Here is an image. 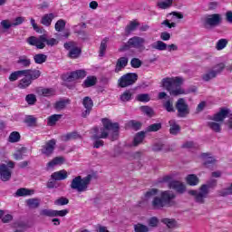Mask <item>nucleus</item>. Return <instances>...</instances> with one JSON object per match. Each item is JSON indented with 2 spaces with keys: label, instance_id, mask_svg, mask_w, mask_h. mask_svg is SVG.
<instances>
[{
  "label": "nucleus",
  "instance_id": "1",
  "mask_svg": "<svg viewBox=\"0 0 232 232\" xmlns=\"http://www.w3.org/2000/svg\"><path fill=\"white\" fill-rule=\"evenodd\" d=\"M103 127L93 129L94 135L92 139L95 140L93 143V148L99 149L104 146V140L101 139H109L111 140H117L119 139V130L121 129L118 122H112L111 120L108 118H103L102 120Z\"/></svg>",
  "mask_w": 232,
  "mask_h": 232
},
{
  "label": "nucleus",
  "instance_id": "2",
  "mask_svg": "<svg viewBox=\"0 0 232 232\" xmlns=\"http://www.w3.org/2000/svg\"><path fill=\"white\" fill-rule=\"evenodd\" d=\"M161 82L165 90H167V92H169V93L173 97H179V95L186 94V91L180 87L184 82V79L181 77H167L162 79Z\"/></svg>",
  "mask_w": 232,
  "mask_h": 232
},
{
  "label": "nucleus",
  "instance_id": "3",
  "mask_svg": "<svg viewBox=\"0 0 232 232\" xmlns=\"http://www.w3.org/2000/svg\"><path fill=\"white\" fill-rule=\"evenodd\" d=\"M175 198L177 195L170 190H164L160 193V197H155L151 202L154 209H162L163 208H171L175 206Z\"/></svg>",
  "mask_w": 232,
  "mask_h": 232
},
{
  "label": "nucleus",
  "instance_id": "4",
  "mask_svg": "<svg viewBox=\"0 0 232 232\" xmlns=\"http://www.w3.org/2000/svg\"><path fill=\"white\" fill-rule=\"evenodd\" d=\"M213 188H217V179H209L206 184L201 185L198 190H188V195L194 197L197 204H206L209 189H213Z\"/></svg>",
  "mask_w": 232,
  "mask_h": 232
},
{
  "label": "nucleus",
  "instance_id": "5",
  "mask_svg": "<svg viewBox=\"0 0 232 232\" xmlns=\"http://www.w3.org/2000/svg\"><path fill=\"white\" fill-rule=\"evenodd\" d=\"M92 179H93V175L92 174H89L84 178L77 176L74 179H72L70 188L71 189L78 191V193L88 191V186H90Z\"/></svg>",
  "mask_w": 232,
  "mask_h": 232
},
{
  "label": "nucleus",
  "instance_id": "6",
  "mask_svg": "<svg viewBox=\"0 0 232 232\" xmlns=\"http://www.w3.org/2000/svg\"><path fill=\"white\" fill-rule=\"evenodd\" d=\"M161 182H168L169 188L170 189H174V191H177V193H179V195L186 193V185L179 180H173V176H164Z\"/></svg>",
  "mask_w": 232,
  "mask_h": 232
},
{
  "label": "nucleus",
  "instance_id": "7",
  "mask_svg": "<svg viewBox=\"0 0 232 232\" xmlns=\"http://www.w3.org/2000/svg\"><path fill=\"white\" fill-rule=\"evenodd\" d=\"M15 168V162L9 161L6 164L0 165V179L3 182H8L12 179V169Z\"/></svg>",
  "mask_w": 232,
  "mask_h": 232
},
{
  "label": "nucleus",
  "instance_id": "8",
  "mask_svg": "<svg viewBox=\"0 0 232 232\" xmlns=\"http://www.w3.org/2000/svg\"><path fill=\"white\" fill-rule=\"evenodd\" d=\"M139 79V75L135 72H129L123 76H121L118 82L120 88H128V86H131L137 82Z\"/></svg>",
  "mask_w": 232,
  "mask_h": 232
},
{
  "label": "nucleus",
  "instance_id": "9",
  "mask_svg": "<svg viewBox=\"0 0 232 232\" xmlns=\"http://www.w3.org/2000/svg\"><path fill=\"white\" fill-rule=\"evenodd\" d=\"M176 110L178 111L177 117L179 119H186L189 114V105L186 103V100L184 98H179L176 102Z\"/></svg>",
  "mask_w": 232,
  "mask_h": 232
},
{
  "label": "nucleus",
  "instance_id": "10",
  "mask_svg": "<svg viewBox=\"0 0 232 232\" xmlns=\"http://www.w3.org/2000/svg\"><path fill=\"white\" fill-rule=\"evenodd\" d=\"M222 23V15L220 14H212L205 18V28H215Z\"/></svg>",
  "mask_w": 232,
  "mask_h": 232
},
{
  "label": "nucleus",
  "instance_id": "11",
  "mask_svg": "<svg viewBox=\"0 0 232 232\" xmlns=\"http://www.w3.org/2000/svg\"><path fill=\"white\" fill-rule=\"evenodd\" d=\"M27 43L31 46H35L38 50H43L46 47V34H42L39 37L31 36L27 38Z\"/></svg>",
  "mask_w": 232,
  "mask_h": 232
},
{
  "label": "nucleus",
  "instance_id": "12",
  "mask_svg": "<svg viewBox=\"0 0 232 232\" xmlns=\"http://www.w3.org/2000/svg\"><path fill=\"white\" fill-rule=\"evenodd\" d=\"M63 47L65 48V50H70L68 54V57H70V59H77V57L81 55V48L77 47V44L73 41L65 43L63 44Z\"/></svg>",
  "mask_w": 232,
  "mask_h": 232
},
{
  "label": "nucleus",
  "instance_id": "13",
  "mask_svg": "<svg viewBox=\"0 0 232 232\" xmlns=\"http://www.w3.org/2000/svg\"><path fill=\"white\" fill-rule=\"evenodd\" d=\"M70 213L68 209L53 210V209H43L40 211L41 217H66Z\"/></svg>",
  "mask_w": 232,
  "mask_h": 232
},
{
  "label": "nucleus",
  "instance_id": "14",
  "mask_svg": "<svg viewBox=\"0 0 232 232\" xmlns=\"http://www.w3.org/2000/svg\"><path fill=\"white\" fill-rule=\"evenodd\" d=\"M57 144V140L55 139L50 140L44 146H42L41 153L45 155L46 157H50L53 150H55V145Z\"/></svg>",
  "mask_w": 232,
  "mask_h": 232
},
{
  "label": "nucleus",
  "instance_id": "15",
  "mask_svg": "<svg viewBox=\"0 0 232 232\" xmlns=\"http://www.w3.org/2000/svg\"><path fill=\"white\" fill-rule=\"evenodd\" d=\"M227 117H229V109L221 108L218 112L210 118V121H214L215 122H224Z\"/></svg>",
  "mask_w": 232,
  "mask_h": 232
},
{
  "label": "nucleus",
  "instance_id": "16",
  "mask_svg": "<svg viewBox=\"0 0 232 232\" xmlns=\"http://www.w3.org/2000/svg\"><path fill=\"white\" fill-rule=\"evenodd\" d=\"M146 44V39L140 37V36H134L132 38H130L128 41L129 46L130 48H144V44Z\"/></svg>",
  "mask_w": 232,
  "mask_h": 232
},
{
  "label": "nucleus",
  "instance_id": "17",
  "mask_svg": "<svg viewBox=\"0 0 232 232\" xmlns=\"http://www.w3.org/2000/svg\"><path fill=\"white\" fill-rule=\"evenodd\" d=\"M84 77H86V71L77 70L72 72L65 81H68V82H72V81H77L78 79H84Z\"/></svg>",
  "mask_w": 232,
  "mask_h": 232
},
{
  "label": "nucleus",
  "instance_id": "18",
  "mask_svg": "<svg viewBox=\"0 0 232 232\" xmlns=\"http://www.w3.org/2000/svg\"><path fill=\"white\" fill-rule=\"evenodd\" d=\"M24 77H27L29 80H31V82H33V81H35L41 77V71L37 69L24 70Z\"/></svg>",
  "mask_w": 232,
  "mask_h": 232
},
{
  "label": "nucleus",
  "instance_id": "19",
  "mask_svg": "<svg viewBox=\"0 0 232 232\" xmlns=\"http://www.w3.org/2000/svg\"><path fill=\"white\" fill-rule=\"evenodd\" d=\"M128 66V57H121L118 59L115 66V73H119V72H121L124 70V67Z\"/></svg>",
  "mask_w": 232,
  "mask_h": 232
},
{
  "label": "nucleus",
  "instance_id": "20",
  "mask_svg": "<svg viewBox=\"0 0 232 232\" xmlns=\"http://www.w3.org/2000/svg\"><path fill=\"white\" fill-rule=\"evenodd\" d=\"M53 180H66L68 179V172L64 169L56 171L51 175Z\"/></svg>",
  "mask_w": 232,
  "mask_h": 232
},
{
  "label": "nucleus",
  "instance_id": "21",
  "mask_svg": "<svg viewBox=\"0 0 232 232\" xmlns=\"http://www.w3.org/2000/svg\"><path fill=\"white\" fill-rule=\"evenodd\" d=\"M169 133L170 135H179V133H180V125H179L177 123V121L175 120H170L169 121Z\"/></svg>",
  "mask_w": 232,
  "mask_h": 232
},
{
  "label": "nucleus",
  "instance_id": "22",
  "mask_svg": "<svg viewBox=\"0 0 232 232\" xmlns=\"http://www.w3.org/2000/svg\"><path fill=\"white\" fill-rule=\"evenodd\" d=\"M16 63L17 64H19V66H22V68H28L30 67V64H32V61L26 55H22L18 57V60Z\"/></svg>",
  "mask_w": 232,
  "mask_h": 232
},
{
  "label": "nucleus",
  "instance_id": "23",
  "mask_svg": "<svg viewBox=\"0 0 232 232\" xmlns=\"http://www.w3.org/2000/svg\"><path fill=\"white\" fill-rule=\"evenodd\" d=\"M161 223L165 224L169 229H175L176 227H179V223L173 218H162Z\"/></svg>",
  "mask_w": 232,
  "mask_h": 232
},
{
  "label": "nucleus",
  "instance_id": "24",
  "mask_svg": "<svg viewBox=\"0 0 232 232\" xmlns=\"http://www.w3.org/2000/svg\"><path fill=\"white\" fill-rule=\"evenodd\" d=\"M53 19H55V15L53 14H46L42 17L41 24H44V26H50Z\"/></svg>",
  "mask_w": 232,
  "mask_h": 232
},
{
  "label": "nucleus",
  "instance_id": "25",
  "mask_svg": "<svg viewBox=\"0 0 232 232\" xmlns=\"http://www.w3.org/2000/svg\"><path fill=\"white\" fill-rule=\"evenodd\" d=\"M97 84V77L95 76H88L83 83L82 84V88H92V86H95Z\"/></svg>",
  "mask_w": 232,
  "mask_h": 232
},
{
  "label": "nucleus",
  "instance_id": "26",
  "mask_svg": "<svg viewBox=\"0 0 232 232\" xmlns=\"http://www.w3.org/2000/svg\"><path fill=\"white\" fill-rule=\"evenodd\" d=\"M29 209H37L41 206V200L39 198H29L25 201Z\"/></svg>",
  "mask_w": 232,
  "mask_h": 232
},
{
  "label": "nucleus",
  "instance_id": "27",
  "mask_svg": "<svg viewBox=\"0 0 232 232\" xmlns=\"http://www.w3.org/2000/svg\"><path fill=\"white\" fill-rule=\"evenodd\" d=\"M30 195H34V190L30 188H21L15 192L16 197H29Z\"/></svg>",
  "mask_w": 232,
  "mask_h": 232
},
{
  "label": "nucleus",
  "instance_id": "28",
  "mask_svg": "<svg viewBox=\"0 0 232 232\" xmlns=\"http://www.w3.org/2000/svg\"><path fill=\"white\" fill-rule=\"evenodd\" d=\"M32 84V80H29L27 76H24L18 82V88L20 90H26Z\"/></svg>",
  "mask_w": 232,
  "mask_h": 232
},
{
  "label": "nucleus",
  "instance_id": "29",
  "mask_svg": "<svg viewBox=\"0 0 232 232\" xmlns=\"http://www.w3.org/2000/svg\"><path fill=\"white\" fill-rule=\"evenodd\" d=\"M186 180L188 186H197L198 182H200V179H198V177H197L195 174L188 175Z\"/></svg>",
  "mask_w": 232,
  "mask_h": 232
},
{
  "label": "nucleus",
  "instance_id": "30",
  "mask_svg": "<svg viewBox=\"0 0 232 232\" xmlns=\"http://www.w3.org/2000/svg\"><path fill=\"white\" fill-rule=\"evenodd\" d=\"M152 151L159 152V151H169V148L166 147L164 143L156 142L152 145Z\"/></svg>",
  "mask_w": 232,
  "mask_h": 232
},
{
  "label": "nucleus",
  "instance_id": "31",
  "mask_svg": "<svg viewBox=\"0 0 232 232\" xmlns=\"http://www.w3.org/2000/svg\"><path fill=\"white\" fill-rule=\"evenodd\" d=\"M140 24L135 21H131L126 27H125V34L126 35H130L131 32H135L137 30V26H139Z\"/></svg>",
  "mask_w": 232,
  "mask_h": 232
},
{
  "label": "nucleus",
  "instance_id": "32",
  "mask_svg": "<svg viewBox=\"0 0 232 232\" xmlns=\"http://www.w3.org/2000/svg\"><path fill=\"white\" fill-rule=\"evenodd\" d=\"M208 126L216 133H220L222 131V125L217 121H208Z\"/></svg>",
  "mask_w": 232,
  "mask_h": 232
},
{
  "label": "nucleus",
  "instance_id": "33",
  "mask_svg": "<svg viewBox=\"0 0 232 232\" xmlns=\"http://www.w3.org/2000/svg\"><path fill=\"white\" fill-rule=\"evenodd\" d=\"M108 38H104L100 45V51H99V57H104V54L106 53V49L108 48Z\"/></svg>",
  "mask_w": 232,
  "mask_h": 232
},
{
  "label": "nucleus",
  "instance_id": "34",
  "mask_svg": "<svg viewBox=\"0 0 232 232\" xmlns=\"http://www.w3.org/2000/svg\"><path fill=\"white\" fill-rule=\"evenodd\" d=\"M201 157H202V159L205 160L204 166H206L207 168H209V164H215V162H217L215 158L210 157L209 154H208V153H203L201 155Z\"/></svg>",
  "mask_w": 232,
  "mask_h": 232
},
{
  "label": "nucleus",
  "instance_id": "35",
  "mask_svg": "<svg viewBox=\"0 0 232 232\" xmlns=\"http://www.w3.org/2000/svg\"><path fill=\"white\" fill-rule=\"evenodd\" d=\"M48 56L44 53H38L34 56V61L36 64H44L47 61Z\"/></svg>",
  "mask_w": 232,
  "mask_h": 232
},
{
  "label": "nucleus",
  "instance_id": "36",
  "mask_svg": "<svg viewBox=\"0 0 232 232\" xmlns=\"http://www.w3.org/2000/svg\"><path fill=\"white\" fill-rule=\"evenodd\" d=\"M21 140V134L17 131H13L10 133L9 137H8V142L11 143H15V142H19Z\"/></svg>",
  "mask_w": 232,
  "mask_h": 232
},
{
  "label": "nucleus",
  "instance_id": "37",
  "mask_svg": "<svg viewBox=\"0 0 232 232\" xmlns=\"http://www.w3.org/2000/svg\"><path fill=\"white\" fill-rule=\"evenodd\" d=\"M145 137H146V133L144 131L138 132L134 137V141H133L134 146H139V144H141Z\"/></svg>",
  "mask_w": 232,
  "mask_h": 232
},
{
  "label": "nucleus",
  "instance_id": "38",
  "mask_svg": "<svg viewBox=\"0 0 232 232\" xmlns=\"http://www.w3.org/2000/svg\"><path fill=\"white\" fill-rule=\"evenodd\" d=\"M24 122L25 124H27V126L31 128H35V126H37V118L29 115L25 118Z\"/></svg>",
  "mask_w": 232,
  "mask_h": 232
},
{
  "label": "nucleus",
  "instance_id": "39",
  "mask_svg": "<svg viewBox=\"0 0 232 232\" xmlns=\"http://www.w3.org/2000/svg\"><path fill=\"white\" fill-rule=\"evenodd\" d=\"M159 195V188H150L145 193L146 200H150L151 198H155Z\"/></svg>",
  "mask_w": 232,
  "mask_h": 232
},
{
  "label": "nucleus",
  "instance_id": "40",
  "mask_svg": "<svg viewBox=\"0 0 232 232\" xmlns=\"http://www.w3.org/2000/svg\"><path fill=\"white\" fill-rule=\"evenodd\" d=\"M217 77V72H215L212 69H210L207 73L202 75V79L206 82H209L211 79H215Z\"/></svg>",
  "mask_w": 232,
  "mask_h": 232
},
{
  "label": "nucleus",
  "instance_id": "41",
  "mask_svg": "<svg viewBox=\"0 0 232 232\" xmlns=\"http://www.w3.org/2000/svg\"><path fill=\"white\" fill-rule=\"evenodd\" d=\"M163 108L166 110V111H169V113H173L175 111L173 102L170 99L163 102Z\"/></svg>",
  "mask_w": 232,
  "mask_h": 232
},
{
  "label": "nucleus",
  "instance_id": "42",
  "mask_svg": "<svg viewBox=\"0 0 232 232\" xmlns=\"http://www.w3.org/2000/svg\"><path fill=\"white\" fill-rule=\"evenodd\" d=\"M154 50H160V52L168 50V44L162 41H157L156 44H152Z\"/></svg>",
  "mask_w": 232,
  "mask_h": 232
},
{
  "label": "nucleus",
  "instance_id": "43",
  "mask_svg": "<svg viewBox=\"0 0 232 232\" xmlns=\"http://www.w3.org/2000/svg\"><path fill=\"white\" fill-rule=\"evenodd\" d=\"M63 118L61 114H53L48 118V125L55 126L56 122Z\"/></svg>",
  "mask_w": 232,
  "mask_h": 232
},
{
  "label": "nucleus",
  "instance_id": "44",
  "mask_svg": "<svg viewBox=\"0 0 232 232\" xmlns=\"http://www.w3.org/2000/svg\"><path fill=\"white\" fill-rule=\"evenodd\" d=\"M133 96V92L131 91L128 90L125 91L120 97L121 101L122 102H128L129 101H131V97Z\"/></svg>",
  "mask_w": 232,
  "mask_h": 232
},
{
  "label": "nucleus",
  "instance_id": "45",
  "mask_svg": "<svg viewBox=\"0 0 232 232\" xmlns=\"http://www.w3.org/2000/svg\"><path fill=\"white\" fill-rule=\"evenodd\" d=\"M134 231L135 232H150V227L142 223H138L134 225Z\"/></svg>",
  "mask_w": 232,
  "mask_h": 232
},
{
  "label": "nucleus",
  "instance_id": "46",
  "mask_svg": "<svg viewBox=\"0 0 232 232\" xmlns=\"http://www.w3.org/2000/svg\"><path fill=\"white\" fill-rule=\"evenodd\" d=\"M82 104L85 109L92 110L93 109V100L92 98L86 96L82 100Z\"/></svg>",
  "mask_w": 232,
  "mask_h": 232
},
{
  "label": "nucleus",
  "instance_id": "47",
  "mask_svg": "<svg viewBox=\"0 0 232 232\" xmlns=\"http://www.w3.org/2000/svg\"><path fill=\"white\" fill-rule=\"evenodd\" d=\"M225 69L226 63H218L212 67V70L215 72L216 75L222 73V72H224Z\"/></svg>",
  "mask_w": 232,
  "mask_h": 232
},
{
  "label": "nucleus",
  "instance_id": "48",
  "mask_svg": "<svg viewBox=\"0 0 232 232\" xmlns=\"http://www.w3.org/2000/svg\"><path fill=\"white\" fill-rule=\"evenodd\" d=\"M140 110L148 117H153V115H155V111H153V108L150 106H141Z\"/></svg>",
  "mask_w": 232,
  "mask_h": 232
},
{
  "label": "nucleus",
  "instance_id": "49",
  "mask_svg": "<svg viewBox=\"0 0 232 232\" xmlns=\"http://www.w3.org/2000/svg\"><path fill=\"white\" fill-rule=\"evenodd\" d=\"M40 94L44 97H52V95H55V90L44 88L40 90Z\"/></svg>",
  "mask_w": 232,
  "mask_h": 232
},
{
  "label": "nucleus",
  "instance_id": "50",
  "mask_svg": "<svg viewBox=\"0 0 232 232\" xmlns=\"http://www.w3.org/2000/svg\"><path fill=\"white\" fill-rule=\"evenodd\" d=\"M21 75H24V70L16 71L14 72L11 73L9 76V81H11V82H14V81H17V79H19V77H21Z\"/></svg>",
  "mask_w": 232,
  "mask_h": 232
},
{
  "label": "nucleus",
  "instance_id": "51",
  "mask_svg": "<svg viewBox=\"0 0 232 232\" xmlns=\"http://www.w3.org/2000/svg\"><path fill=\"white\" fill-rule=\"evenodd\" d=\"M54 28L56 32H63V28H66V22L63 19H60L56 22Z\"/></svg>",
  "mask_w": 232,
  "mask_h": 232
},
{
  "label": "nucleus",
  "instance_id": "52",
  "mask_svg": "<svg viewBox=\"0 0 232 232\" xmlns=\"http://www.w3.org/2000/svg\"><path fill=\"white\" fill-rule=\"evenodd\" d=\"M25 101L30 106H34V104L37 102V97L35 94H27L25 96Z\"/></svg>",
  "mask_w": 232,
  "mask_h": 232
},
{
  "label": "nucleus",
  "instance_id": "53",
  "mask_svg": "<svg viewBox=\"0 0 232 232\" xmlns=\"http://www.w3.org/2000/svg\"><path fill=\"white\" fill-rule=\"evenodd\" d=\"M173 5V0H162L158 4V6L162 10H166V8H169Z\"/></svg>",
  "mask_w": 232,
  "mask_h": 232
},
{
  "label": "nucleus",
  "instance_id": "54",
  "mask_svg": "<svg viewBox=\"0 0 232 232\" xmlns=\"http://www.w3.org/2000/svg\"><path fill=\"white\" fill-rule=\"evenodd\" d=\"M150 99L148 93L138 94L136 96V100H138L139 102H150Z\"/></svg>",
  "mask_w": 232,
  "mask_h": 232
},
{
  "label": "nucleus",
  "instance_id": "55",
  "mask_svg": "<svg viewBox=\"0 0 232 232\" xmlns=\"http://www.w3.org/2000/svg\"><path fill=\"white\" fill-rule=\"evenodd\" d=\"M162 129V124L161 123H153L147 127V131L151 132V131H159V130Z\"/></svg>",
  "mask_w": 232,
  "mask_h": 232
},
{
  "label": "nucleus",
  "instance_id": "56",
  "mask_svg": "<svg viewBox=\"0 0 232 232\" xmlns=\"http://www.w3.org/2000/svg\"><path fill=\"white\" fill-rule=\"evenodd\" d=\"M75 139H79V135L77 134V132H70L63 136V140L65 142H68V140H73Z\"/></svg>",
  "mask_w": 232,
  "mask_h": 232
},
{
  "label": "nucleus",
  "instance_id": "57",
  "mask_svg": "<svg viewBox=\"0 0 232 232\" xmlns=\"http://www.w3.org/2000/svg\"><path fill=\"white\" fill-rule=\"evenodd\" d=\"M70 203V199L64 197H61L60 198L54 201L55 206H66Z\"/></svg>",
  "mask_w": 232,
  "mask_h": 232
},
{
  "label": "nucleus",
  "instance_id": "58",
  "mask_svg": "<svg viewBox=\"0 0 232 232\" xmlns=\"http://www.w3.org/2000/svg\"><path fill=\"white\" fill-rule=\"evenodd\" d=\"M226 46H227V39H220L219 41H218V43L216 44V48L218 50H224V48H226Z\"/></svg>",
  "mask_w": 232,
  "mask_h": 232
},
{
  "label": "nucleus",
  "instance_id": "59",
  "mask_svg": "<svg viewBox=\"0 0 232 232\" xmlns=\"http://www.w3.org/2000/svg\"><path fill=\"white\" fill-rule=\"evenodd\" d=\"M130 66L132 68H140L142 66V61L139 58H132L130 61Z\"/></svg>",
  "mask_w": 232,
  "mask_h": 232
},
{
  "label": "nucleus",
  "instance_id": "60",
  "mask_svg": "<svg viewBox=\"0 0 232 232\" xmlns=\"http://www.w3.org/2000/svg\"><path fill=\"white\" fill-rule=\"evenodd\" d=\"M129 126L133 128V130H140V128L142 127V123L132 120V121H129Z\"/></svg>",
  "mask_w": 232,
  "mask_h": 232
},
{
  "label": "nucleus",
  "instance_id": "61",
  "mask_svg": "<svg viewBox=\"0 0 232 232\" xmlns=\"http://www.w3.org/2000/svg\"><path fill=\"white\" fill-rule=\"evenodd\" d=\"M24 23V17L23 16H18L16 17L13 23H12V25L13 26H19V24H23Z\"/></svg>",
  "mask_w": 232,
  "mask_h": 232
},
{
  "label": "nucleus",
  "instance_id": "62",
  "mask_svg": "<svg viewBox=\"0 0 232 232\" xmlns=\"http://www.w3.org/2000/svg\"><path fill=\"white\" fill-rule=\"evenodd\" d=\"M14 227H17L18 229H21V231L26 229V223L23 221H17L14 223Z\"/></svg>",
  "mask_w": 232,
  "mask_h": 232
},
{
  "label": "nucleus",
  "instance_id": "63",
  "mask_svg": "<svg viewBox=\"0 0 232 232\" xmlns=\"http://www.w3.org/2000/svg\"><path fill=\"white\" fill-rule=\"evenodd\" d=\"M149 226H150V227H157L159 226V218L153 217L149 219Z\"/></svg>",
  "mask_w": 232,
  "mask_h": 232
},
{
  "label": "nucleus",
  "instance_id": "64",
  "mask_svg": "<svg viewBox=\"0 0 232 232\" xmlns=\"http://www.w3.org/2000/svg\"><path fill=\"white\" fill-rule=\"evenodd\" d=\"M55 110H64L66 108V102L64 101H60L57 102L54 105Z\"/></svg>",
  "mask_w": 232,
  "mask_h": 232
}]
</instances>
